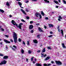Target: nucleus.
<instances>
[{
    "label": "nucleus",
    "instance_id": "obj_1",
    "mask_svg": "<svg viewBox=\"0 0 66 66\" xmlns=\"http://www.w3.org/2000/svg\"><path fill=\"white\" fill-rule=\"evenodd\" d=\"M12 24H13V25H14V26H16L17 28H19L20 29V30H21V25H22V24H23V23H20L19 24L18 26V25H17V24L16 23L15 21H14V20H12Z\"/></svg>",
    "mask_w": 66,
    "mask_h": 66
},
{
    "label": "nucleus",
    "instance_id": "obj_41",
    "mask_svg": "<svg viewBox=\"0 0 66 66\" xmlns=\"http://www.w3.org/2000/svg\"><path fill=\"white\" fill-rule=\"evenodd\" d=\"M51 63H52V64H53L54 63H55V62H54L53 61H51Z\"/></svg>",
    "mask_w": 66,
    "mask_h": 66
},
{
    "label": "nucleus",
    "instance_id": "obj_45",
    "mask_svg": "<svg viewBox=\"0 0 66 66\" xmlns=\"http://www.w3.org/2000/svg\"><path fill=\"white\" fill-rule=\"evenodd\" d=\"M26 18H27V19H30V18H29V17L28 16L26 17Z\"/></svg>",
    "mask_w": 66,
    "mask_h": 66
},
{
    "label": "nucleus",
    "instance_id": "obj_46",
    "mask_svg": "<svg viewBox=\"0 0 66 66\" xmlns=\"http://www.w3.org/2000/svg\"><path fill=\"white\" fill-rule=\"evenodd\" d=\"M33 32H34L33 30H32L31 31V33H33Z\"/></svg>",
    "mask_w": 66,
    "mask_h": 66
},
{
    "label": "nucleus",
    "instance_id": "obj_60",
    "mask_svg": "<svg viewBox=\"0 0 66 66\" xmlns=\"http://www.w3.org/2000/svg\"><path fill=\"white\" fill-rule=\"evenodd\" d=\"M32 0L34 1H37V0Z\"/></svg>",
    "mask_w": 66,
    "mask_h": 66
},
{
    "label": "nucleus",
    "instance_id": "obj_23",
    "mask_svg": "<svg viewBox=\"0 0 66 66\" xmlns=\"http://www.w3.org/2000/svg\"><path fill=\"white\" fill-rule=\"evenodd\" d=\"M6 5L7 6H10V4H9V2H7L6 3Z\"/></svg>",
    "mask_w": 66,
    "mask_h": 66
},
{
    "label": "nucleus",
    "instance_id": "obj_63",
    "mask_svg": "<svg viewBox=\"0 0 66 66\" xmlns=\"http://www.w3.org/2000/svg\"><path fill=\"white\" fill-rule=\"evenodd\" d=\"M6 49H7V47L6 46Z\"/></svg>",
    "mask_w": 66,
    "mask_h": 66
},
{
    "label": "nucleus",
    "instance_id": "obj_33",
    "mask_svg": "<svg viewBox=\"0 0 66 66\" xmlns=\"http://www.w3.org/2000/svg\"><path fill=\"white\" fill-rule=\"evenodd\" d=\"M0 56H4V55L0 53Z\"/></svg>",
    "mask_w": 66,
    "mask_h": 66
},
{
    "label": "nucleus",
    "instance_id": "obj_51",
    "mask_svg": "<svg viewBox=\"0 0 66 66\" xmlns=\"http://www.w3.org/2000/svg\"><path fill=\"white\" fill-rule=\"evenodd\" d=\"M50 34H52V33H53L52 32V31H51V32H50Z\"/></svg>",
    "mask_w": 66,
    "mask_h": 66
},
{
    "label": "nucleus",
    "instance_id": "obj_29",
    "mask_svg": "<svg viewBox=\"0 0 66 66\" xmlns=\"http://www.w3.org/2000/svg\"><path fill=\"white\" fill-rule=\"evenodd\" d=\"M48 49H49V50H50L51 49V48L50 47H47Z\"/></svg>",
    "mask_w": 66,
    "mask_h": 66
},
{
    "label": "nucleus",
    "instance_id": "obj_20",
    "mask_svg": "<svg viewBox=\"0 0 66 66\" xmlns=\"http://www.w3.org/2000/svg\"><path fill=\"white\" fill-rule=\"evenodd\" d=\"M44 1L46 3H49V1H47V0H44Z\"/></svg>",
    "mask_w": 66,
    "mask_h": 66
},
{
    "label": "nucleus",
    "instance_id": "obj_5",
    "mask_svg": "<svg viewBox=\"0 0 66 66\" xmlns=\"http://www.w3.org/2000/svg\"><path fill=\"white\" fill-rule=\"evenodd\" d=\"M18 4H19V5H20V7L21 8H22V9H23V7H22L21 6L22 5V3H21L20 2H18Z\"/></svg>",
    "mask_w": 66,
    "mask_h": 66
},
{
    "label": "nucleus",
    "instance_id": "obj_39",
    "mask_svg": "<svg viewBox=\"0 0 66 66\" xmlns=\"http://www.w3.org/2000/svg\"><path fill=\"white\" fill-rule=\"evenodd\" d=\"M40 51H40V50H39L37 51V52H38V53H39V52H40Z\"/></svg>",
    "mask_w": 66,
    "mask_h": 66
},
{
    "label": "nucleus",
    "instance_id": "obj_61",
    "mask_svg": "<svg viewBox=\"0 0 66 66\" xmlns=\"http://www.w3.org/2000/svg\"><path fill=\"white\" fill-rule=\"evenodd\" d=\"M44 53H43V54L42 53H41V55H44Z\"/></svg>",
    "mask_w": 66,
    "mask_h": 66
},
{
    "label": "nucleus",
    "instance_id": "obj_6",
    "mask_svg": "<svg viewBox=\"0 0 66 66\" xmlns=\"http://www.w3.org/2000/svg\"><path fill=\"white\" fill-rule=\"evenodd\" d=\"M39 15H40V14L38 13H36L35 14V15L37 17H39Z\"/></svg>",
    "mask_w": 66,
    "mask_h": 66
},
{
    "label": "nucleus",
    "instance_id": "obj_8",
    "mask_svg": "<svg viewBox=\"0 0 66 66\" xmlns=\"http://www.w3.org/2000/svg\"><path fill=\"white\" fill-rule=\"evenodd\" d=\"M4 42H5V43H11V42H10L7 41V40H6V39H4Z\"/></svg>",
    "mask_w": 66,
    "mask_h": 66
},
{
    "label": "nucleus",
    "instance_id": "obj_28",
    "mask_svg": "<svg viewBox=\"0 0 66 66\" xmlns=\"http://www.w3.org/2000/svg\"><path fill=\"white\" fill-rule=\"evenodd\" d=\"M21 21H22V22H26V21H24L23 19H21Z\"/></svg>",
    "mask_w": 66,
    "mask_h": 66
},
{
    "label": "nucleus",
    "instance_id": "obj_43",
    "mask_svg": "<svg viewBox=\"0 0 66 66\" xmlns=\"http://www.w3.org/2000/svg\"><path fill=\"white\" fill-rule=\"evenodd\" d=\"M52 35H50V36H48V37H52Z\"/></svg>",
    "mask_w": 66,
    "mask_h": 66
},
{
    "label": "nucleus",
    "instance_id": "obj_21",
    "mask_svg": "<svg viewBox=\"0 0 66 66\" xmlns=\"http://www.w3.org/2000/svg\"><path fill=\"white\" fill-rule=\"evenodd\" d=\"M21 53L22 54H23L24 53V51L23 50H21Z\"/></svg>",
    "mask_w": 66,
    "mask_h": 66
},
{
    "label": "nucleus",
    "instance_id": "obj_30",
    "mask_svg": "<svg viewBox=\"0 0 66 66\" xmlns=\"http://www.w3.org/2000/svg\"><path fill=\"white\" fill-rule=\"evenodd\" d=\"M13 47L15 48V49L17 48V46L15 45L13 46Z\"/></svg>",
    "mask_w": 66,
    "mask_h": 66
},
{
    "label": "nucleus",
    "instance_id": "obj_32",
    "mask_svg": "<svg viewBox=\"0 0 66 66\" xmlns=\"http://www.w3.org/2000/svg\"><path fill=\"white\" fill-rule=\"evenodd\" d=\"M33 58H34V57L33 56L31 58V60L32 62L33 61Z\"/></svg>",
    "mask_w": 66,
    "mask_h": 66
},
{
    "label": "nucleus",
    "instance_id": "obj_16",
    "mask_svg": "<svg viewBox=\"0 0 66 66\" xmlns=\"http://www.w3.org/2000/svg\"><path fill=\"white\" fill-rule=\"evenodd\" d=\"M50 59V57H47L45 59V61H47L48 60H49Z\"/></svg>",
    "mask_w": 66,
    "mask_h": 66
},
{
    "label": "nucleus",
    "instance_id": "obj_2",
    "mask_svg": "<svg viewBox=\"0 0 66 66\" xmlns=\"http://www.w3.org/2000/svg\"><path fill=\"white\" fill-rule=\"evenodd\" d=\"M13 37L15 43H17V35L15 32L13 33Z\"/></svg>",
    "mask_w": 66,
    "mask_h": 66
},
{
    "label": "nucleus",
    "instance_id": "obj_4",
    "mask_svg": "<svg viewBox=\"0 0 66 66\" xmlns=\"http://www.w3.org/2000/svg\"><path fill=\"white\" fill-rule=\"evenodd\" d=\"M55 62L56 64L57 65H61L62 64V62L60 61H55Z\"/></svg>",
    "mask_w": 66,
    "mask_h": 66
},
{
    "label": "nucleus",
    "instance_id": "obj_36",
    "mask_svg": "<svg viewBox=\"0 0 66 66\" xmlns=\"http://www.w3.org/2000/svg\"><path fill=\"white\" fill-rule=\"evenodd\" d=\"M32 23H34V22L33 21H30V24H32Z\"/></svg>",
    "mask_w": 66,
    "mask_h": 66
},
{
    "label": "nucleus",
    "instance_id": "obj_7",
    "mask_svg": "<svg viewBox=\"0 0 66 66\" xmlns=\"http://www.w3.org/2000/svg\"><path fill=\"white\" fill-rule=\"evenodd\" d=\"M33 25H30L29 26V28L30 30H31L32 29H33Z\"/></svg>",
    "mask_w": 66,
    "mask_h": 66
},
{
    "label": "nucleus",
    "instance_id": "obj_19",
    "mask_svg": "<svg viewBox=\"0 0 66 66\" xmlns=\"http://www.w3.org/2000/svg\"><path fill=\"white\" fill-rule=\"evenodd\" d=\"M36 65H37V66H42V65L40 64H38L37 63H36Z\"/></svg>",
    "mask_w": 66,
    "mask_h": 66
},
{
    "label": "nucleus",
    "instance_id": "obj_64",
    "mask_svg": "<svg viewBox=\"0 0 66 66\" xmlns=\"http://www.w3.org/2000/svg\"><path fill=\"white\" fill-rule=\"evenodd\" d=\"M10 17H12V15H10Z\"/></svg>",
    "mask_w": 66,
    "mask_h": 66
},
{
    "label": "nucleus",
    "instance_id": "obj_57",
    "mask_svg": "<svg viewBox=\"0 0 66 66\" xmlns=\"http://www.w3.org/2000/svg\"><path fill=\"white\" fill-rule=\"evenodd\" d=\"M56 8H58V7H59V6H56Z\"/></svg>",
    "mask_w": 66,
    "mask_h": 66
},
{
    "label": "nucleus",
    "instance_id": "obj_17",
    "mask_svg": "<svg viewBox=\"0 0 66 66\" xmlns=\"http://www.w3.org/2000/svg\"><path fill=\"white\" fill-rule=\"evenodd\" d=\"M38 29L39 31L40 32H43V30H42V29H41L40 27H39Z\"/></svg>",
    "mask_w": 66,
    "mask_h": 66
},
{
    "label": "nucleus",
    "instance_id": "obj_15",
    "mask_svg": "<svg viewBox=\"0 0 66 66\" xmlns=\"http://www.w3.org/2000/svg\"><path fill=\"white\" fill-rule=\"evenodd\" d=\"M45 51H46V49H45V48H44L43 50L42 51V53H43L44 52H45Z\"/></svg>",
    "mask_w": 66,
    "mask_h": 66
},
{
    "label": "nucleus",
    "instance_id": "obj_13",
    "mask_svg": "<svg viewBox=\"0 0 66 66\" xmlns=\"http://www.w3.org/2000/svg\"><path fill=\"white\" fill-rule=\"evenodd\" d=\"M51 64L50 63L48 64L47 65L45 63H44L43 65L44 66H49L51 65Z\"/></svg>",
    "mask_w": 66,
    "mask_h": 66
},
{
    "label": "nucleus",
    "instance_id": "obj_22",
    "mask_svg": "<svg viewBox=\"0 0 66 66\" xmlns=\"http://www.w3.org/2000/svg\"><path fill=\"white\" fill-rule=\"evenodd\" d=\"M0 12L2 13H4V11H3V10L1 9H0Z\"/></svg>",
    "mask_w": 66,
    "mask_h": 66
},
{
    "label": "nucleus",
    "instance_id": "obj_53",
    "mask_svg": "<svg viewBox=\"0 0 66 66\" xmlns=\"http://www.w3.org/2000/svg\"><path fill=\"white\" fill-rule=\"evenodd\" d=\"M12 50H13V51H15V49H14V48H12Z\"/></svg>",
    "mask_w": 66,
    "mask_h": 66
},
{
    "label": "nucleus",
    "instance_id": "obj_42",
    "mask_svg": "<svg viewBox=\"0 0 66 66\" xmlns=\"http://www.w3.org/2000/svg\"><path fill=\"white\" fill-rule=\"evenodd\" d=\"M43 56L44 57H45V56H47V54H45V55H43Z\"/></svg>",
    "mask_w": 66,
    "mask_h": 66
},
{
    "label": "nucleus",
    "instance_id": "obj_10",
    "mask_svg": "<svg viewBox=\"0 0 66 66\" xmlns=\"http://www.w3.org/2000/svg\"><path fill=\"white\" fill-rule=\"evenodd\" d=\"M62 45L63 48H66V46H65V44H64V43H62Z\"/></svg>",
    "mask_w": 66,
    "mask_h": 66
},
{
    "label": "nucleus",
    "instance_id": "obj_49",
    "mask_svg": "<svg viewBox=\"0 0 66 66\" xmlns=\"http://www.w3.org/2000/svg\"><path fill=\"white\" fill-rule=\"evenodd\" d=\"M44 27L45 29H46L47 28V27H46V26H44Z\"/></svg>",
    "mask_w": 66,
    "mask_h": 66
},
{
    "label": "nucleus",
    "instance_id": "obj_48",
    "mask_svg": "<svg viewBox=\"0 0 66 66\" xmlns=\"http://www.w3.org/2000/svg\"><path fill=\"white\" fill-rule=\"evenodd\" d=\"M5 37H9V36H7V35H5Z\"/></svg>",
    "mask_w": 66,
    "mask_h": 66
},
{
    "label": "nucleus",
    "instance_id": "obj_26",
    "mask_svg": "<svg viewBox=\"0 0 66 66\" xmlns=\"http://www.w3.org/2000/svg\"><path fill=\"white\" fill-rule=\"evenodd\" d=\"M28 52L29 54H31V51L29 50L28 51Z\"/></svg>",
    "mask_w": 66,
    "mask_h": 66
},
{
    "label": "nucleus",
    "instance_id": "obj_56",
    "mask_svg": "<svg viewBox=\"0 0 66 66\" xmlns=\"http://www.w3.org/2000/svg\"><path fill=\"white\" fill-rule=\"evenodd\" d=\"M36 25H37V26H38V25H39V23H36Z\"/></svg>",
    "mask_w": 66,
    "mask_h": 66
},
{
    "label": "nucleus",
    "instance_id": "obj_50",
    "mask_svg": "<svg viewBox=\"0 0 66 66\" xmlns=\"http://www.w3.org/2000/svg\"><path fill=\"white\" fill-rule=\"evenodd\" d=\"M23 45H25V43H24V42L23 41Z\"/></svg>",
    "mask_w": 66,
    "mask_h": 66
},
{
    "label": "nucleus",
    "instance_id": "obj_3",
    "mask_svg": "<svg viewBox=\"0 0 66 66\" xmlns=\"http://www.w3.org/2000/svg\"><path fill=\"white\" fill-rule=\"evenodd\" d=\"M7 63V62L5 60H4L3 61H2L0 63V65H5V64H6Z\"/></svg>",
    "mask_w": 66,
    "mask_h": 66
},
{
    "label": "nucleus",
    "instance_id": "obj_40",
    "mask_svg": "<svg viewBox=\"0 0 66 66\" xmlns=\"http://www.w3.org/2000/svg\"><path fill=\"white\" fill-rule=\"evenodd\" d=\"M18 40H19V42H21V39H20L19 38Z\"/></svg>",
    "mask_w": 66,
    "mask_h": 66
},
{
    "label": "nucleus",
    "instance_id": "obj_37",
    "mask_svg": "<svg viewBox=\"0 0 66 66\" xmlns=\"http://www.w3.org/2000/svg\"><path fill=\"white\" fill-rule=\"evenodd\" d=\"M63 2H64V4H66V1L65 0L63 1Z\"/></svg>",
    "mask_w": 66,
    "mask_h": 66
},
{
    "label": "nucleus",
    "instance_id": "obj_35",
    "mask_svg": "<svg viewBox=\"0 0 66 66\" xmlns=\"http://www.w3.org/2000/svg\"><path fill=\"white\" fill-rule=\"evenodd\" d=\"M39 18H42V15H40V14L39 15Z\"/></svg>",
    "mask_w": 66,
    "mask_h": 66
},
{
    "label": "nucleus",
    "instance_id": "obj_18",
    "mask_svg": "<svg viewBox=\"0 0 66 66\" xmlns=\"http://www.w3.org/2000/svg\"><path fill=\"white\" fill-rule=\"evenodd\" d=\"M21 11L24 14V15H26V13L25 12H24V11L23 10L21 9Z\"/></svg>",
    "mask_w": 66,
    "mask_h": 66
},
{
    "label": "nucleus",
    "instance_id": "obj_34",
    "mask_svg": "<svg viewBox=\"0 0 66 66\" xmlns=\"http://www.w3.org/2000/svg\"><path fill=\"white\" fill-rule=\"evenodd\" d=\"M37 37H38V38H40V35H37Z\"/></svg>",
    "mask_w": 66,
    "mask_h": 66
},
{
    "label": "nucleus",
    "instance_id": "obj_14",
    "mask_svg": "<svg viewBox=\"0 0 66 66\" xmlns=\"http://www.w3.org/2000/svg\"><path fill=\"white\" fill-rule=\"evenodd\" d=\"M48 25L50 28H51V27H52V28H53V25L52 24H49Z\"/></svg>",
    "mask_w": 66,
    "mask_h": 66
},
{
    "label": "nucleus",
    "instance_id": "obj_12",
    "mask_svg": "<svg viewBox=\"0 0 66 66\" xmlns=\"http://www.w3.org/2000/svg\"><path fill=\"white\" fill-rule=\"evenodd\" d=\"M59 18H58V20L59 21H60L61 19H62V17H61V16H59Z\"/></svg>",
    "mask_w": 66,
    "mask_h": 66
},
{
    "label": "nucleus",
    "instance_id": "obj_52",
    "mask_svg": "<svg viewBox=\"0 0 66 66\" xmlns=\"http://www.w3.org/2000/svg\"><path fill=\"white\" fill-rule=\"evenodd\" d=\"M58 31H59V32H60V29H59V27H58Z\"/></svg>",
    "mask_w": 66,
    "mask_h": 66
},
{
    "label": "nucleus",
    "instance_id": "obj_27",
    "mask_svg": "<svg viewBox=\"0 0 66 66\" xmlns=\"http://www.w3.org/2000/svg\"><path fill=\"white\" fill-rule=\"evenodd\" d=\"M29 41H27V44L28 45H29L30 43H29Z\"/></svg>",
    "mask_w": 66,
    "mask_h": 66
},
{
    "label": "nucleus",
    "instance_id": "obj_31",
    "mask_svg": "<svg viewBox=\"0 0 66 66\" xmlns=\"http://www.w3.org/2000/svg\"><path fill=\"white\" fill-rule=\"evenodd\" d=\"M61 34L62 35H63V31L62 30H61Z\"/></svg>",
    "mask_w": 66,
    "mask_h": 66
},
{
    "label": "nucleus",
    "instance_id": "obj_24",
    "mask_svg": "<svg viewBox=\"0 0 66 66\" xmlns=\"http://www.w3.org/2000/svg\"><path fill=\"white\" fill-rule=\"evenodd\" d=\"M54 2L55 3H56V4H59V2H57V1H56L55 0H54Z\"/></svg>",
    "mask_w": 66,
    "mask_h": 66
},
{
    "label": "nucleus",
    "instance_id": "obj_62",
    "mask_svg": "<svg viewBox=\"0 0 66 66\" xmlns=\"http://www.w3.org/2000/svg\"><path fill=\"white\" fill-rule=\"evenodd\" d=\"M29 2V1H28L26 2V3H28Z\"/></svg>",
    "mask_w": 66,
    "mask_h": 66
},
{
    "label": "nucleus",
    "instance_id": "obj_44",
    "mask_svg": "<svg viewBox=\"0 0 66 66\" xmlns=\"http://www.w3.org/2000/svg\"><path fill=\"white\" fill-rule=\"evenodd\" d=\"M10 40L11 42H13V40L12 39H11Z\"/></svg>",
    "mask_w": 66,
    "mask_h": 66
},
{
    "label": "nucleus",
    "instance_id": "obj_47",
    "mask_svg": "<svg viewBox=\"0 0 66 66\" xmlns=\"http://www.w3.org/2000/svg\"><path fill=\"white\" fill-rule=\"evenodd\" d=\"M1 30L2 31H4V29H3V28H1Z\"/></svg>",
    "mask_w": 66,
    "mask_h": 66
},
{
    "label": "nucleus",
    "instance_id": "obj_58",
    "mask_svg": "<svg viewBox=\"0 0 66 66\" xmlns=\"http://www.w3.org/2000/svg\"><path fill=\"white\" fill-rule=\"evenodd\" d=\"M26 60L27 62H28V59L27 58L26 59Z\"/></svg>",
    "mask_w": 66,
    "mask_h": 66
},
{
    "label": "nucleus",
    "instance_id": "obj_54",
    "mask_svg": "<svg viewBox=\"0 0 66 66\" xmlns=\"http://www.w3.org/2000/svg\"><path fill=\"white\" fill-rule=\"evenodd\" d=\"M26 10L27 12H29V10L27 9H26Z\"/></svg>",
    "mask_w": 66,
    "mask_h": 66
},
{
    "label": "nucleus",
    "instance_id": "obj_38",
    "mask_svg": "<svg viewBox=\"0 0 66 66\" xmlns=\"http://www.w3.org/2000/svg\"><path fill=\"white\" fill-rule=\"evenodd\" d=\"M48 19H49V18H48L47 17H46L45 18V19L47 20H48Z\"/></svg>",
    "mask_w": 66,
    "mask_h": 66
},
{
    "label": "nucleus",
    "instance_id": "obj_59",
    "mask_svg": "<svg viewBox=\"0 0 66 66\" xmlns=\"http://www.w3.org/2000/svg\"><path fill=\"white\" fill-rule=\"evenodd\" d=\"M58 1L60 3L61 2V0H59Z\"/></svg>",
    "mask_w": 66,
    "mask_h": 66
},
{
    "label": "nucleus",
    "instance_id": "obj_25",
    "mask_svg": "<svg viewBox=\"0 0 66 66\" xmlns=\"http://www.w3.org/2000/svg\"><path fill=\"white\" fill-rule=\"evenodd\" d=\"M41 14H42V15L43 16H44L45 15V13H44V12H43V11H41Z\"/></svg>",
    "mask_w": 66,
    "mask_h": 66
},
{
    "label": "nucleus",
    "instance_id": "obj_11",
    "mask_svg": "<svg viewBox=\"0 0 66 66\" xmlns=\"http://www.w3.org/2000/svg\"><path fill=\"white\" fill-rule=\"evenodd\" d=\"M8 57H9L7 56H4V57H3V59H8Z\"/></svg>",
    "mask_w": 66,
    "mask_h": 66
},
{
    "label": "nucleus",
    "instance_id": "obj_9",
    "mask_svg": "<svg viewBox=\"0 0 66 66\" xmlns=\"http://www.w3.org/2000/svg\"><path fill=\"white\" fill-rule=\"evenodd\" d=\"M33 42L34 43H35V44H37V43H38L37 40L36 39L34 40Z\"/></svg>",
    "mask_w": 66,
    "mask_h": 66
},
{
    "label": "nucleus",
    "instance_id": "obj_55",
    "mask_svg": "<svg viewBox=\"0 0 66 66\" xmlns=\"http://www.w3.org/2000/svg\"><path fill=\"white\" fill-rule=\"evenodd\" d=\"M0 44L1 45H2V44H3V42H1L0 43Z\"/></svg>",
    "mask_w": 66,
    "mask_h": 66
}]
</instances>
